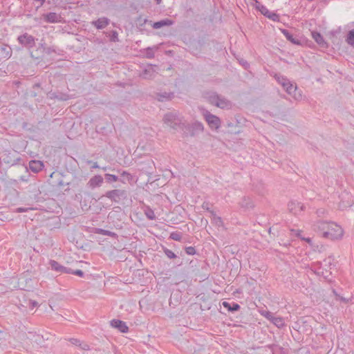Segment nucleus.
<instances>
[{
	"instance_id": "nucleus-1",
	"label": "nucleus",
	"mask_w": 354,
	"mask_h": 354,
	"mask_svg": "<svg viewBox=\"0 0 354 354\" xmlns=\"http://www.w3.org/2000/svg\"><path fill=\"white\" fill-rule=\"evenodd\" d=\"M163 122L167 127L174 130L181 129L183 123L182 118L176 111L165 113L163 117Z\"/></svg>"
},
{
	"instance_id": "nucleus-2",
	"label": "nucleus",
	"mask_w": 354,
	"mask_h": 354,
	"mask_svg": "<svg viewBox=\"0 0 354 354\" xmlns=\"http://www.w3.org/2000/svg\"><path fill=\"white\" fill-rule=\"evenodd\" d=\"M181 130L184 137H194L202 133L204 130V127L201 122L196 121L192 124L183 123Z\"/></svg>"
},
{
	"instance_id": "nucleus-3",
	"label": "nucleus",
	"mask_w": 354,
	"mask_h": 354,
	"mask_svg": "<svg viewBox=\"0 0 354 354\" xmlns=\"http://www.w3.org/2000/svg\"><path fill=\"white\" fill-rule=\"evenodd\" d=\"M328 228L329 230L324 232V238L335 241L342 237L344 232L339 225L333 222H330Z\"/></svg>"
},
{
	"instance_id": "nucleus-4",
	"label": "nucleus",
	"mask_w": 354,
	"mask_h": 354,
	"mask_svg": "<svg viewBox=\"0 0 354 354\" xmlns=\"http://www.w3.org/2000/svg\"><path fill=\"white\" fill-rule=\"evenodd\" d=\"M104 196L111 201L118 203L121 201L127 199L128 192L125 189H115L107 191Z\"/></svg>"
},
{
	"instance_id": "nucleus-5",
	"label": "nucleus",
	"mask_w": 354,
	"mask_h": 354,
	"mask_svg": "<svg viewBox=\"0 0 354 354\" xmlns=\"http://www.w3.org/2000/svg\"><path fill=\"white\" fill-rule=\"evenodd\" d=\"M138 169L149 177L153 174L156 167L153 161L147 158L138 164Z\"/></svg>"
},
{
	"instance_id": "nucleus-6",
	"label": "nucleus",
	"mask_w": 354,
	"mask_h": 354,
	"mask_svg": "<svg viewBox=\"0 0 354 354\" xmlns=\"http://www.w3.org/2000/svg\"><path fill=\"white\" fill-rule=\"evenodd\" d=\"M274 77L277 82L284 88L288 94L292 95L296 91L297 87L294 86L286 77L280 74H275Z\"/></svg>"
},
{
	"instance_id": "nucleus-7",
	"label": "nucleus",
	"mask_w": 354,
	"mask_h": 354,
	"mask_svg": "<svg viewBox=\"0 0 354 354\" xmlns=\"http://www.w3.org/2000/svg\"><path fill=\"white\" fill-rule=\"evenodd\" d=\"M203 116L212 129H218L221 126V120L218 117L212 114L208 111H203Z\"/></svg>"
},
{
	"instance_id": "nucleus-8",
	"label": "nucleus",
	"mask_w": 354,
	"mask_h": 354,
	"mask_svg": "<svg viewBox=\"0 0 354 354\" xmlns=\"http://www.w3.org/2000/svg\"><path fill=\"white\" fill-rule=\"evenodd\" d=\"M18 42L26 48H31L35 45V39L33 36L26 32L17 37Z\"/></svg>"
},
{
	"instance_id": "nucleus-9",
	"label": "nucleus",
	"mask_w": 354,
	"mask_h": 354,
	"mask_svg": "<svg viewBox=\"0 0 354 354\" xmlns=\"http://www.w3.org/2000/svg\"><path fill=\"white\" fill-rule=\"evenodd\" d=\"M16 151H4L2 157L3 161L8 165H17L21 160L19 157H16Z\"/></svg>"
},
{
	"instance_id": "nucleus-10",
	"label": "nucleus",
	"mask_w": 354,
	"mask_h": 354,
	"mask_svg": "<svg viewBox=\"0 0 354 354\" xmlns=\"http://www.w3.org/2000/svg\"><path fill=\"white\" fill-rule=\"evenodd\" d=\"M330 222H327L323 220H318L313 225V229L314 231L322 233L323 237H324V232L329 230V225Z\"/></svg>"
},
{
	"instance_id": "nucleus-11",
	"label": "nucleus",
	"mask_w": 354,
	"mask_h": 354,
	"mask_svg": "<svg viewBox=\"0 0 354 354\" xmlns=\"http://www.w3.org/2000/svg\"><path fill=\"white\" fill-rule=\"evenodd\" d=\"M104 179L100 175H95L92 177L86 184L88 189H94L96 187H100L103 183Z\"/></svg>"
},
{
	"instance_id": "nucleus-12",
	"label": "nucleus",
	"mask_w": 354,
	"mask_h": 354,
	"mask_svg": "<svg viewBox=\"0 0 354 354\" xmlns=\"http://www.w3.org/2000/svg\"><path fill=\"white\" fill-rule=\"evenodd\" d=\"M288 210L290 212L297 215L305 209V206L297 201H290L288 204Z\"/></svg>"
},
{
	"instance_id": "nucleus-13",
	"label": "nucleus",
	"mask_w": 354,
	"mask_h": 354,
	"mask_svg": "<svg viewBox=\"0 0 354 354\" xmlns=\"http://www.w3.org/2000/svg\"><path fill=\"white\" fill-rule=\"evenodd\" d=\"M110 324L113 328H117L121 333H126L129 330V327L122 320L114 319L111 321Z\"/></svg>"
},
{
	"instance_id": "nucleus-14",
	"label": "nucleus",
	"mask_w": 354,
	"mask_h": 354,
	"mask_svg": "<svg viewBox=\"0 0 354 354\" xmlns=\"http://www.w3.org/2000/svg\"><path fill=\"white\" fill-rule=\"evenodd\" d=\"M61 16L55 12H48L43 14L42 19L47 23H57L61 21Z\"/></svg>"
},
{
	"instance_id": "nucleus-15",
	"label": "nucleus",
	"mask_w": 354,
	"mask_h": 354,
	"mask_svg": "<svg viewBox=\"0 0 354 354\" xmlns=\"http://www.w3.org/2000/svg\"><path fill=\"white\" fill-rule=\"evenodd\" d=\"M48 97L51 100H57L59 101H66L70 99L68 94L62 92H52L50 91L47 94Z\"/></svg>"
},
{
	"instance_id": "nucleus-16",
	"label": "nucleus",
	"mask_w": 354,
	"mask_h": 354,
	"mask_svg": "<svg viewBox=\"0 0 354 354\" xmlns=\"http://www.w3.org/2000/svg\"><path fill=\"white\" fill-rule=\"evenodd\" d=\"M49 266H50L51 269L60 273H66L70 272V271L68 270V268L64 267L59 264L57 261L55 260H50L48 263Z\"/></svg>"
},
{
	"instance_id": "nucleus-17",
	"label": "nucleus",
	"mask_w": 354,
	"mask_h": 354,
	"mask_svg": "<svg viewBox=\"0 0 354 354\" xmlns=\"http://www.w3.org/2000/svg\"><path fill=\"white\" fill-rule=\"evenodd\" d=\"M44 162L41 160H32L29 162V169L34 173H38L44 168Z\"/></svg>"
},
{
	"instance_id": "nucleus-18",
	"label": "nucleus",
	"mask_w": 354,
	"mask_h": 354,
	"mask_svg": "<svg viewBox=\"0 0 354 354\" xmlns=\"http://www.w3.org/2000/svg\"><path fill=\"white\" fill-rule=\"evenodd\" d=\"M281 31L283 34V35L286 37V38L288 41H290L291 43L296 44V45L301 44L300 39L294 37L293 35L289 32V30H288L286 29H281Z\"/></svg>"
},
{
	"instance_id": "nucleus-19",
	"label": "nucleus",
	"mask_w": 354,
	"mask_h": 354,
	"mask_svg": "<svg viewBox=\"0 0 354 354\" xmlns=\"http://www.w3.org/2000/svg\"><path fill=\"white\" fill-rule=\"evenodd\" d=\"M109 21H110V20L108 18L102 17V18H99L96 21H92V24L97 29H103L109 24Z\"/></svg>"
},
{
	"instance_id": "nucleus-20",
	"label": "nucleus",
	"mask_w": 354,
	"mask_h": 354,
	"mask_svg": "<svg viewBox=\"0 0 354 354\" xmlns=\"http://www.w3.org/2000/svg\"><path fill=\"white\" fill-rule=\"evenodd\" d=\"M174 21L169 19H164L162 20L156 21L152 24V27L154 29H159L164 26H169L174 24Z\"/></svg>"
},
{
	"instance_id": "nucleus-21",
	"label": "nucleus",
	"mask_w": 354,
	"mask_h": 354,
	"mask_svg": "<svg viewBox=\"0 0 354 354\" xmlns=\"http://www.w3.org/2000/svg\"><path fill=\"white\" fill-rule=\"evenodd\" d=\"M312 37L315 39V41L322 48H325L327 46V44L325 41L322 35L318 32H312Z\"/></svg>"
},
{
	"instance_id": "nucleus-22",
	"label": "nucleus",
	"mask_w": 354,
	"mask_h": 354,
	"mask_svg": "<svg viewBox=\"0 0 354 354\" xmlns=\"http://www.w3.org/2000/svg\"><path fill=\"white\" fill-rule=\"evenodd\" d=\"M223 306L226 308L229 312H236L238 311L241 306L239 304L235 302H228V301H223Z\"/></svg>"
},
{
	"instance_id": "nucleus-23",
	"label": "nucleus",
	"mask_w": 354,
	"mask_h": 354,
	"mask_svg": "<svg viewBox=\"0 0 354 354\" xmlns=\"http://www.w3.org/2000/svg\"><path fill=\"white\" fill-rule=\"evenodd\" d=\"M231 105L230 101L221 95L216 106L221 109H230Z\"/></svg>"
},
{
	"instance_id": "nucleus-24",
	"label": "nucleus",
	"mask_w": 354,
	"mask_h": 354,
	"mask_svg": "<svg viewBox=\"0 0 354 354\" xmlns=\"http://www.w3.org/2000/svg\"><path fill=\"white\" fill-rule=\"evenodd\" d=\"M93 232L95 234H98L109 236H111L113 238H115L117 236L116 233H115L113 232L101 229V228H95Z\"/></svg>"
},
{
	"instance_id": "nucleus-25",
	"label": "nucleus",
	"mask_w": 354,
	"mask_h": 354,
	"mask_svg": "<svg viewBox=\"0 0 354 354\" xmlns=\"http://www.w3.org/2000/svg\"><path fill=\"white\" fill-rule=\"evenodd\" d=\"M220 96L221 95H218L216 92H210L207 93V97L212 104L216 106Z\"/></svg>"
},
{
	"instance_id": "nucleus-26",
	"label": "nucleus",
	"mask_w": 354,
	"mask_h": 354,
	"mask_svg": "<svg viewBox=\"0 0 354 354\" xmlns=\"http://www.w3.org/2000/svg\"><path fill=\"white\" fill-rule=\"evenodd\" d=\"M158 50V46H153V47H147V48L144 49L145 51V57L148 59H152L155 57V50Z\"/></svg>"
},
{
	"instance_id": "nucleus-27",
	"label": "nucleus",
	"mask_w": 354,
	"mask_h": 354,
	"mask_svg": "<svg viewBox=\"0 0 354 354\" xmlns=\"http://www.w3.org/2000/svg\"><path fill=\"white\" fill-rule=\"evenodd\" d=\"M174 94L172 93H160L157 95V98L158 101L164 102L168 100H170L173 97Z\"/></svg>"
},
{
	"instance_id": "nucleus-28",
	"label": "nucleus",
	"mask_w": 354,
	"mask_h": 354,
	"mask_svg": "<svg viewBox=\"0 0 354 354\" xmlns=\"http://www.w3.org/2000/svg\"><path fill=\"white\" fill-rule=\"evenodd\" d=\"M272 323L274 324L277 327L279 328H281L285 326V323L283 321V319L282 317H274L272 319Z\"/></svg>"
},
{
	"instance_id": "nucleus-29",
	"label": "nucleus",
	"mask_w": 354,
	"mask_h": 354,
	"mask_svg": "<svg viewBox=\"0 0 354 354\" xmlns=\"http://www.w3.org/2000/svg\"><path fill=\"white\" fill-rule=\"evenodd\" d=\"M153 70L151 66H149L147 68H145L142 73L140 74V76L144 79H149L153 75Z\"/></svg>"
},
{
	"instance_id": "nucleus-30",
	"label": "nucleus",
	"mask_w": 354,
	"mask_h": 354,
	"mask_svg": "<svg viewBox=\"0 0 354 354\" xmlns=\"http://www.w3.org/2000/svg\"><path fill=\"white\" fill-rule=\"evenodd\" d=\"M132 180V176L127 171H123L121 174V178H119V180L123 183L126 181L130 182Z\"/></svg>"
},
{
	"instance_id": "nucleus-31",
	"label": "nucleus",
	"mask_w": 354,
	"mask_h": 354,
	"mask_svg": "<svg viewBox=\"0 0 354 354\" xmlns=\"http://www.w3.org/2000/svg\"><path fill=\"white\" fill-rule=\"evenodd\" d=\"M346 41L349 45L354 47V30L348 32Z\"/></svg>"
},
{
	"instance_id": "nucleus-32",
	"label": "nucleus",
	"mask_w": 354,
	"mask_h": 354,
	"mask_svg": "<svg viewBox=\"0 0 354 354\" xmlns=\"http://www.w3.org/2000/svg\"><path fill=\"white\" fill-rule=\"evenodd\" d=\"M104 178L108 183L116 182L119 180L118 176L114 174H106L104 175Z\"/></svg>"
},
{
	"instance_id": "nucleus-33",
	"label": "nucleus",
	"mask_w": 354,
	"mask_h": 354,
	"mask_svg": "<svg viewBox=\"0 0 354 354\" xmlns=\"http://www.w3.org/2000/svg\"><path fill=\"white\" fill-rule=\"evenodd\" d=\"M163 252L170 259H176L177 257L176 254L174 252L167 248H163Z\"/></svg>"
},
{
	"instance_id": "nucleus-34",
	"label": "nucleus",
	"mask_w": 354,
	"mask_h": 354,
	"mask_svg": "<svg viewBox=\"0 0 354 354\" xmlns=\"http://www.w3.org/2000/svg\"><path fill=\"white\" fill-rule=\"evenodd\" d=\"M145 214L147 218L149 220H154L156 218V216L154 212L149 207H147L145 212Z\"/></svg>"
},
{
	"instance_id": "nucleus-35",
	"label": "nucleus",
	"mask_w": 354,
	"mask_h": 354,
	"mask_svg": "<svg viewBox=\"0 0 354 354\" xmlns=\"http://www.w3.org/2000/svg\"><path fill=\"white\" fill-rule=\"evenodd\" d=\"M109 37L110 38V41L112 42H117L119 41L118 39V33L116 30H112L109 34Z\"/></svg>"
},
{
	"instance_id": "nucleus-36",
	"label": "nucleus",
	"mask_w": 354,
	"mask_h": 354,
	"mask_svg": "<svg viewBox=\"0 0 354 354\" xmlns=\"http://www.w3.org/2000/svg\"><path fill=\"white\" fill-rule=\"evenodd\" d=\"M318 274H322L324 279H328L329 280V277L331 275V272L328 271V270H324V268L321 267H319V271H318Z\"/></svg>"
},
{
	"instance_id": "nucleus-37",
	"label": "nucleus",
	"mask_w": 354,
	"mask_h": 354,
	"mask_svg": "<svg viewBox=\"0 0 354 354\" xmlns=\"http://www.w3.org/2000/svg\"><path fill=\"white\" fill-rule=\"evenodd\" d=\"M169 238L174 241H180L182 238V235L180 232H174L170 234Z\"/></svg>"
},
{
	"instance_id": "nucleus-38",
	"label": "nucleus",
	"mask_w": 354,
	"mask_h": 354,
	"mask_svg": "<svg viewBox=\"0 0 354 354\" xmlns=\"http://www.w3.org/2000/svg\"><path fill=\"white\" fill-rule=\"evenodd\" d=\"M70 272H67V274H75V275H77L78 277H83L84 275V273L82 270H72L71 268H68V269Z\"/></svg>"
},
{
	"instance_id": "nucleus-39",
	"label": "nucleus",
	"mask_w": 354,
	"mask_h": 354,
	"mask_svg": "<svg viewBox=\"0 0 354 354\" xmlns=\"http://www.w3.org/2000/svg\"><path fill=\"white\" fill-rule=\"evenodd\" d=\"M202 207L203 209H205V210L208 211L209 212H210L212 216H215L214 212L210 209L209 203L204 202L202 205Z\"/></svg>"
},
{
	"instance_id": "nucleus-40",
	"label": "nucleus",
	"mask_w": 354,
	"mask_h": 354,
	"mask_svg": "<svg viewBox=\"0 0 354 354\" xmlns=\"http://www.w3.org/2000/svg\"><path fill=\"white\" fill-rule=\"evenodd\" d=\"M185 252L189 255H194V254H196V250L192 246L186 247Z\"/></svg>"
},
{
	"instance_id": "nucleus-41",
	"label": "nucleus",
	"mask_w": 354,
	"mask_h": 354,
	"mask_svg": "<svg viewBox=\"0 0 354 354\" xmlns=\"http://www.w3.org/2000/svg\"><path fill=\"white\" fill-rule=\"evenodd\" d=\"M44 51L47 55H50L53 53H55V49L53 47L44 48Z\"/></svg>"
},
{
	"instance_id": "nucleus-42",
	"label": "nucleus",
	"mask_w": 354,
	"mask_h": 354,
	"mask_svg": "<svg viewBox=\"0 0 354 354\" xmlns=\"http://www.w3.org/2000/svg\"><path fill=\"white\" fill-rule=\"evenodd\" d=\"M78 346L84 351H88L90 349L89 346L87 344L81 342H80Z\"/></svg>"
},
{
	"instance_id": "nucleus-43",
	"label": "nucleus",
	"mask_w": 354,
	"mask_h": 354,
	"mask_svg": "<svg viewBox=\"0 0 354 354\" xmlns=\"http://www.w3.org/2000/svg\"><path fill=\"white\" fill-rule=\"evenodd\" d=\"M331 259H332V257L330 256L328 257L327 259H325L324 260V266H330L332 264L331 263Z\"/></svg>"
},
{
	"instance_id": "nucleus-44",
	"label": "nucleus",
	"mask_w": 354,
	"mask_h": 354,
	"mask_svg": "<svg viewBox=\"0 0 354 354\" xmlns=\"http://www.w3.org/2000/svg\"><path fill=\"white\" fill-rule=\"evenodd\" d=\"M70 342L74 345L79 346L80 340L76 338H71L69 339Z\"/></svg>"
},
{
	"instance_id": "nucleus-45",
	"label": "nucleus",
	"mask_w": 354,
	"mask_h": 354,
	"mask_svg": "<svg viewBox=\"0 0 354 354\" xmlns=\"http://www.w3.org/2000/svg\"><path fill=\"white\" fill-rule=\"evenodd\" d=\"M214 216V218L216 221V223L218 225H221L223 223V221L221 220V218L219 217V216H216V215L215 214V216Z\"/></svg>"
},
{
	"instance_id": "nucleus-46",
	"label": "nucleus",
	"mask_w": 354,
	"mask_h": 354,
	"mask_svg": "<svg viewBox=\"0 0 354 354\" xmlns=\"http://www.w3.org/2000/svg\"><path fill=\"white\" fill-rule=\"evenodd\" d=\"M337 300H340L341 301L345 303V304H347L348 301H349V299H346L341 295H339V297H337V299H336Z\"/></svg>"
},
{
	"instance_id": "nucleus-47",
	"label": "nucleus",
	"mask_w": 354,
	"mask_h": 354,
	"mask_svg": "<svg viewBox=\"0 0 354 354\" xmlns=\"http://www.w3.org/2000/svg\"><path fill=\"white\" fill-rule=\"evenodd\" d=\"M265 317H266L268 319L270 320L271 322H272V317H274L273 315H272V313H270V312H266V314L265 315Z\"/></svg>"
},
{
	"instance_id": "nucleus-48",
	"label": "nucleus",
	"mask_w": 354,
	"mask_h": 354,
	"mask_svg": "<svg viewBox=\"0 0 354 354\" xmlns=\"http://www.w3.org/2000/svg\"><path fill=\"white\" fill-rule=\"evenodd\" d=\"M27 210H28V208L18 207V208H17L16 212H19V213H21V212H27Z\"/></svg>"
},
{
	"instance_id": "nucleus-49",
	"label": "nucleus",
	"mask_w": 354,
	"mask_h": 354,
	"mask_svg": "<svg viewBox=\"0 0 354 354\" xmlns=\"http://www.w3.org/2000/svg\"><path fill=\"white\" fill-rule=\"evenodd\" d=\"M37 305H38V303L37 301H30V307L31 308H33L37 306Z\"/></svg>"
},
{
	"instance_id": "nucleus-50",
	"label": "nucleus",
	"mask_w": 354,
	"mask_h": 354,
	"mask_svg": "<svg viewBox=\"0 0 354 354\" xmlns=\"http://www.w3.org/2000/svg\"><path fill=\"white\" fill-rule=\"evenodd\" d=\"M292 232H296V236L297 237L301 238V231L300 230H292Z\"/></svg>"
},
{
	"instance_id": "nucleus-51",
	"label": "nucleus",
	"mask_w": 354,
	"mask_h": 354,
	"mask_svg": "<svg viewBox=\"0 0 354 354\" xmlns=\"http://www.w3.org/2000/svg\"><path fill=\"white\" fill-rule=\"evenodd\" d=\"M34 1L36 2H39V6H38L37 8L41 7L45 2V0H34Z\"/></svg>"
},
{
	"instance_id": "nucleus-52",
	"label": "nucleus",
	"mask_w": 354,
	"mask_h": 354,
	"mask_svg": "<svg viewBox=\"0 0 354 354\" xmlns=\"http://www.w3.org/2000/svg\"><path fill=\"white\" fill-rule=\"evenodd\" d=\"M99 165L97 162H93V165L91 167L92 169H97L99 168Z\"/></svg>"
},
{
	"instance_id": "nucleus-53",
	"label": "nucleus",
	"mask_w": 354,
	"mask_h": 354,
	"mask_svg": "<svg viewBox=\"0 0 354 354\" xmlns=\"http://www.w3.org/2000/svg\"><path fill=\"white\" fill-rule=\"evenodd\" d=\"M317 215L319 216H321L322 214H324V209H318L317 211Z\"/></svg>"
},
{
	"instance_id": "nucleus-54",
	"label": "nucleus",
	"mask_w": 354,
	"mask_h": 354,
	"mask_svg": "<svg viewBox=\"0 0 354 354\" xmlns=\"http://www.w3.org/2000/svg\"><path fill=\"white\" fill-rule=\"evenodd\" d=\"M5 335L6 334L0 330V340L5 339Z\"/></svg>"
},
{
	"instance_id": "nucleus-55",
	"label": "nucleus",
	"mask_w": 354,
	"mask_h": 354,
	"mask_svg": "<svg viewBox=\"0 0 354 354\" xmlns=\"http://www.w3.org/2000/svg\"><path fill=\"white\" fill-rule=\"evenodd\" d=\"M302 240H304L306 241V242H308V243H311V239L310 238H301Z\"/></svg>"
},
{
	"instance_id": "nucleus-56",
	"label": "nucleus",
	"mask_w": 354,
	"mask_h": 354,
	"mask_svg": "<svg viewBox=\"0 0 354 354\" xmlns=\"http://www.w3.org/2000/svg\"><path fill=\"white\" fill-rule=\"evenodd\" d=\"M275 346H276V345H274V344H270V345H268V348H269L272 351H273V350H274V347H275Z\"/></svg>"
},
{
	"instance_id": "nucleus-57",
	"label": "nucleus",
	"mask_w": 354,
	"mask_h": 354,
	"mask_svg": "<svg viewBox=\"0 0 354 354\" xmlns=\"http://www.w3.org/2000/svg\"><path fill=\"white\" fill-rule=\"evenodd\" d=\"M333 294L335 295L336 299H337V297H339V295L337 292L335 290H333Z\"/></svg>"
},
{
	"instance_id": "nucleus-58",
	"label": "nucleus",
	"mask_w": 354,
	"mask_h": 354,
	"mask_svg": "<svg viewBox=\"0 0 354 354\" xmlns=\"http://www.w3.org/2000/svg\"><path fill=\"white\" fill-rule=\"evenodd\" d=\"M35 340L36 342H40V336H39V335H37L35 336Z\"/></svg>"
},
{
	"instance_id": "nucleus-59",
	"label": "nucleus",
	"mask_w": 354,
	"mask_h": 354,
	"mask_svg": "<svg viewBox=\"0 0 354 354\" xmlns=\"http://www.w3.org/2000/svg\"><path fill=\"white\" fill-rule=\"evenodd\" d=\"M290 245V243H283V245H284L285 247H288V246H289Z\"/></svg>"
},
{
	"instance_id": "nucleus-60",
	"label": "nucleus",
	"mask_w": 354,
	"mask_h": 354,
	"mask_svg": "<svg viewBox=\"0 0 354 354\" xmlns=\"http://www.w3.org/2000/svg\"><path fill=\"white\" fill-rule=\"evenodd\" d=\"M39 86H40V84H35L34 85V88H36V87L39 88Z\"/></svg>"
},
{
	"instance_id": "nucleus-61",
	"label": "nucleus",
	"mask_w": 354,
	"mask_h": 354,
	"mask_svg": "<svg viewBox=\"0 0 354 354\" xmlns=\"http://www.w3.org/2000/svg\"><path fill=\"white\" fill-rule=\"evenodd\" d=\"M157 4H160L162 0H155Z\"/></svg>"
},
{
	"instance_id": "nucleus-62",
	"label": "nucleus",
	"mask_w": 354,
	"mask_h": 354,
	"mask_svg": "<svg viewBox=\"0 0 354 354\" xmlns=\"http://www.w3.org/2000/svg\"><path fill=\"white\" fill-rule=\"evenodd\" d=\"M58 185H60V186H62V185H64V183H62V181L61 180V181H59V182L58 183Z\"/></svg>"
},
{
	"instance_id": "nucleus-63",
	"label": "nucleus",
	"mask_w": 354,
	"mask_h": 354,
	"mask_svg": "<svg viewBox=\"0 0 354 354\" xmlns=\"http://www.w3.org/2000/svg\"><path fill=\"white\" fill-rule=\"evenodd\" d=\"M20 180H21V181H26V180L24 178V177H23V176H21V177L20 178Z\"/></svg>"
},
{
	"instance_id": "nucleus-64",
	"label": "nucleus",
	"mask_w": 354,
	"mask_h": 354,
	"mask_svg": "<svg viewBox=\"0 0 354 354\" xmlns=\"http://www.w3.org/2000/svg\"><path fill=\"white\" fill-rule=\"evenodd\" d=\"M268 232H269V233H271V232H272V228H271V227H270V228H269Z\"/></svg>"
}]
</instances>
